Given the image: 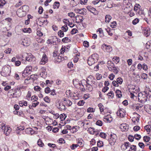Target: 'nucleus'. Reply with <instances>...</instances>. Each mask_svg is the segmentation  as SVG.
I'll return each mask as SVG.
<instances>
[{
	"instance_id": "6",
	"label": "nucleus",
	"mask_w": 151,
	"mask_h": 151,
	"mask_svg": "<svg viewBox=\"0 0 151 151\" xmlns=\"http://www.w3.org/2000/svg\"><path fill=\"white\" fill-rule=\"evenodd\" d=\"M120 128L122 131H126L129 129V126L126 124L123 123L120 125Z\"/></svg>"
},
{
	"instance_id": "47",
	"label": "nucleus",
	"mask_w": 151,
	"mask_h": 151,
	"mask_svg": "<svg viewBox=\"0 0 151 151\" xmlns=\"http://www.w3.org/2000/svg\"><path fill=\"white\" fill-rule=\"evenodd\" d=\"M107 96L109 99L112 98L113 97V95L111 92L107 94Z\"/></svg>"
},
{
	"instance_id": "46",
	"label": "nucleus",
	"mask_w": 151,
	"mask_h": 151,
	"mask_svg": "<svg viewBox=\"0 0 151 151\" xmlns=\"http://www.w3.org/2000/svg\"><path fill=\"white\" fill-rule=\"evenodd\" d=\"M32 76H31V78H29V79H26L24 81V83L26 84L30 82H31V81H32Z\"/></svg>"
},
{
	"instance_id": "60",
	"label": "nucleus",
	"mask_w": 151,
	"mask_h": 151,
	"mask_svg": "<svg viewBox=\"0 0 151 151\" xmlns=\"http://www.w3.org/2000/svg\"><path fill=\"white\" fill-rule=\"evenodd\" d=\"M113 85L116 87H118V84L117 81H114L112 82Z\"/></svg>"
},
{
	"instance_id": "4",
	"label": "nucleus",
	"mask_w": 151,
	"mask_h": 151,
	"mask_svg": "<svg viewBox=\"0 0 151 151\" xmlns=\"http://www.w3.org/2000/svg\"><path fill=\"white\" fill-rule=\"evenodd\" d=\"M130 144L128 142H125L121 146V148L122 150L128 151Z\"/></svg>"
},
{
	"instance_id": "30",
	"label": "nucleus",
	"mask_w": 151,
	"mask_h": 151,
	"mask_svg": "<svg viewBox=\"0 0 151 151\" xmlns=\"http://www.w3.org/2000/svg\"><path fill=\"white\" fill-rule=\"evenodd\" d=\"M87 8L89 11L92 13H93L95 11V8L90 6H88L87 7Z\"/></svg>"
},
{
	"instance_id": "1",
	"label": "nucleus",
	"mask_w": 151,
	"mask_h": 151,
	"mask_svg": "<svg viewBox=\"0 0 151 151\" xmlns=\"http://www.w3.org/2000/svg\"><path fill=\"white\" fill-rule=\"evenodd\" d=\"M28 7L24 5L18 9L17 12V15L19 17H22L26 15V12L28 11Z\"/></svg>"
},
{
	"instance_id": "19",
	"label": "nucleus",
	"mask_w": 151,
	"mask_h": 151,
	"mask_svg": "<svg viewBox=\"0 0 151 151\" xmlns=\"http://www.w3.org/2000/svg\"><path fill=\"white\" fill-rule=\"evenodd\" d=\"M79 81L77 79H75L73 80V83L75 86L76 88H78L79 86L78 85Z\"/></svg>"
},
{
	"instance_id": "20",
	"label": "nucleus",
	"mask_w": 151,
	"mask_h": 151,
	"mask_svg": "<svg viewBox=\"0 0 151 151\" xmlns=\"http://www.w3.org/2000/svg\"><path fill=\"white\" fill-rule=\"evenodd\" d=\"M104 48L105 49L106 52H110L112 50L111 47L109 45H105L104 46Z\"/></svg>"
},
{
	"instance_id": "18",
	"label": "nucleus",
	"mask_w": 151,
	"mask_h": 151,
	"mask_svg": "<svg viewBox=\"0 0 151 151\" xmlns=\"http://www.w3.org/2000/svg\"><path fill=\"white\" fill-rule=\"evenodd\" d=\"M144 32L146 37H147L150 35V30L149 29L146 28L144 30Z\"/></svg>"
},
{
	"instance_id": "38",
	"label": "nucleus",
	"mask_w": 151,
	"mask_h": 151,
	"mask_svg": "<svg viewBox=\"0 0 151 151\" xmlns=\"http://www.w3.org/2000/svg\"><path fill=\"white\" fill-rule=\"evenodd\" d=\"M98 106L99 108L100 111L101 112L103 111H104V110H103L104 106H103V104L101 103L99 104H98Z\"/></svg>"
},
{
	"instance_id": "35",
	"label": "nucleus",
	"mask_w": 151,
	"mask_h": 151,
	"mask_svg": "<svg viewBox=\"0 0 151 151\" xmlns=\"http://www.w3.org/2000/svg\"><path fill=\"white\" fill-rule=\"evenodd\" d=\"M23 31L24 32L30 33L31 31V29L29 28H25L23 29Z\"/></svg>"
},
{
	"instance_id": "14",
	"label": "nucleus",
	"mask_w": 151,
	"mask_h": 151,
	"mask_svg": "<svg viewBox=\"0 0 151 151\" xmlns=\"http://www.w3.org/2000/svg\"><path fill=\"white\" fill-rule=\"evenodd\" d=\"M136 146L134 145H130L128 151H136Z\"/></svg>"
},
{
	"instance_id": "54",
	"label": "nucleus",
	"mask_w": 151,
	"mask_h": 151,
	"mask_svg": "<svg viewBox=\"0 0 151 151\" xmlns=\"http://www.w3.org/2000/svg\"><path fill=\"white\" fill-rule=\"evenodd\" d=\"M141 78L143 79H145L147 78V75L145 73H143L141 75Z\"/></svg>"
},
{
	"instance_id": "51",
	"label": "nucleus",
	"mask_w": 151,
	"mask_h": 151,
	"mask_svg": "<svg viewBox=\"0 0 151 151\" xmlns=\"http://www.w3.org/2000/svg\"><path fill=\"white\" fill-rule=\"evenodd\" d=\"M139 22V19L137 18H136L133 21L132 23L133 24L135 25L137 23H138Z\"/></svg>"
},
{
	"instance_id": "25",
	"label": "nucleus",
	"mask_w": 151,
	"mask_h": 151,
	"mask_svg": "<svg viewBox=\"0 0 151 151\" xmlns=\"http://www.w3.org/2000/svg\"><path fill=\"white\" fill-rule=\"evenodd\" d=\"M6 124L4 122H0V129L3 130L4 128L6 127L5 126Z\"/></svg>"
},
{
	"instance_id": "29",
	"label": "nucleus",
	"mask_w": 151,
	"mask_h": 151,
	"mask_svg": "<svg viewBox=\"0 0 151 151\" xmlns=\"http://www.w3.org/2000/svg\"><path fill=\"white\" fill-rule=\"evenodd\" d=\"M116 96L119 97L120 98L122 96L121 92V91L119 90H117L116 91Z\"/></svg>"
},
{
	"instance_id": "64",
	"label": "nucleus",
	"mask_w": 151,
	"mask_h": 151,
	"mask_svg": "<svg viewBox=\"0 0 151 151\" xmlns=\"http://www.w3.org/2000/svg\"><path fill=\"white\" fill-rule=\"evenodd\" d=\"M138 145L139 147L142 148H143L145 146L144 144L142 142H139Z\"/></svg>"
},
{
	"instance_id": "21",
	"label": "nucleus",
	"mask_w": 151,
	"mask_h": 151,
	"mask_svg": "<svg viewBox=\"0 0 151 151\" xmlns=\"http://www.w3.org/2000/svg\"><path fill=\"white\" fill-rule=\"evenodd\" d=\"M145 95H143L142 93H139L138 94V99L140 101H143L144 100V98Z\"/></svg>"
},
{
	"instance_id": "48",
	"label": "nucleus",
	"mask_w": 151,
	"mask_h": 151,
	"mask_svg": "<svg viewBox=\"0 0 151 151\" xmlns=\"http://www.w3.org/2000/svg\"><path fill=\"white\" fill-rule=\"evenodd\" d=\"M37 97L35 96H33L32 97V100L33 101V102H35L37 101Z\"/></svg>"
},
{
	"instance_id": "50",
	"label": "nucleus",
	"mask_w": 151,
	"mask_h": 151,
	"mask_svg": "<svg viewBox=\"0 0 151 151\" xmlns=\"http://www.w3.org/2000/svg\"><path fill=\"white\" fill-rule=\"evenodd\" d=\"M34 102L32 103V106L34 107H36L39 104V102L38 101H35Z\"/></svg>"
},
{
	"instance_id": "58",
	"label": "nucleus",
	"mask_w": 151,
	"mask_h": 151,
	"mask_svg": "<svg viewBox=\"0 0 151 151\" xmlns=\"http://www.w3.org/2000/svg\"><path fill=\"white\" fill-rule=\"evenodd\" d=\"M115 77V75L113 74H111L109 76V78L111 80H113Z\"/></svg>"
},
{
	"instance_id": "8",
	"label": "nucleus",
	"mask_w": 151,
	"mask_h": 151,
	"mask_svg": "<svg viewBox=\"0 0 151 151\" xmlns=\"http://www.w3.org/2000/svg\"><path fill=\"white\" fill-rule=\"evenodd\" d=\"M11 131V129L10 127H6L5 128H4L3 130V132L6 136L10 134Z\"/></svg>"
},
{
	"instance_id": "36",
	"label": "nucleus",
	"mask_w": 151,
	"mask_h": 151,
	"mask_svg": "<svg viewBox=\"0 0 151 151\" xmlns=\"http://www.w3.org/2000/svg\"><path fill=\"white\" fill-rule=\"evenodd\" d=\"M143 140L145 142H147L150 140V138L148 136H145L143 138Z\"/></svg>"
},
{
	"instance_id": "10",
	"label": "nucleus",
	"mask_w": 151,
	"mask_h": 151,
	"mask_svg": "<svg viewBox=\"0 0 151 151\" xmlns=\"http://www.w3.org/2000/svg\"><path fill=\"white\" fill-rule=\"evenodd\" d=\"M104 119H105L108 122H110L112 120V118L109 114L105 115Z\"/></svg>"
},
{
	"instance_id": "9",
	"label": "nucleus",
	"mask_w": 151,
	"mask_h": 151,
	"mask_svg": "<svg viewBox=\"0 0 151 151\" xmlns=\"http://www.w3.org/2000/svg\"><path fill=\"white\" fill-rule=\"evenodd\" d=\"M144 129L146 132L151 136V126L147 125L144 127Z\"/></svg>"
},
{
	"instance_id": "17",
	"label": "nucleus",
	"mask_w": 151,
	"mask_h": 151,
	"mask_svg": "<svg viewBox=\"0 0 151 151\" xmlns=\"http://www.w3.org/2000/svg\"><path fill=\"white\" fill-rule=\"evenodd\" d=\"M76 21L77 23H79L83 21V18L81 16H77L76 17Z\"/></svg>"
},
{
	"instance_id": "59",
	"label": "nucleus",
	"mask_w": 151,
	"mask_h": 151,
	"mask_svg": "<svg viewBox=\"0 0 151 151\" xmlns=\"http://www.w3.org/2000/svg\"><path fill=\"white\" fill-rule=\"evenodd\" d=\"M78 145L77 144H73L72 145L70 146L72 150H74L75 149V148H76L78 147Z\"/></svg>"
},
{
	"instance_id": "56",
	"label": "nucleus",
	"mask_w": 151,
	"mask_h": 151,
	"mask_svg": "<svg viewBox=\"0 0 151 151\" xmlns=\"http://www.w3.org/2000/svg\"><path fill=\"white\" fill-rule=\"evenodd\" d=\"M68 15L69 17H73L75 16V14L73 12H71L69 13L68 14Z\"/></svg>"
},
{
	"instance_id": "40",
	"label": "nucleus",
	"mask_w": 151,
	"mask_h": 151,
	"mask_svg": "<svg viewBox=\"0 0 151 151\" xmlns=\"http://www.w3.org/2000/svg\"><path fill=\"white\" fill-rule=\"evenodd\" d=\"M97 32H99L100 34V36L101 37L102 36L103 34V31L102 29L99 28V29L97 31Z\"/></svg>"
},
{
	"instance_id": "39",
	"label": "nucleus",
	"mask_w": 151,
	"mask_h": 151,
	"mask_svg": "<svg viewBox=\"0 0 151 151\" xmlns=\"http://www.w3.org/2000/svg\"><path fill=\"white\" fill-rule=\"evenodd\" d=\"M78 146L82 147H83L84 145V142L82 140H79L78 141Z\"/></svg>"
},
{
	"instance_id": "32",
	"label": "nucleus",
	"mask_w": 151,
	"mask_h": 151,
	"mask_svg": "<svg viewBox=\"0 0 151 151\" xmlns=\"http://www.w3.org/2000/svg\"><path fill=\"white\" fill-rule=\"evenodd\" d=\"M86 82V81L84 79L82 80L81 81H79V86H81V85H82L83 87V86L85 84V83Z\"/></svg>"
},
{
	"instance_id": "28",
	"label": "nucleus",
	"mask_w": 151,
	"mask_h": 151,
	"mask_svg": "<svg viewBox=\"0 0 151 151\" xmlns=\"http://www.w3.org/2000/svg\"><path fill=\"white\" fill-rule=\"evenodd\" d=\"M133 107L134 108L135 107V109L137 110L140 111L142 110L141 108L142 107V105H139L138 106H136V105H134Z\"/></svg>"
},
{
	"instance_id": "7",
	"label": "nucleus",
	"mask_w": 151,
	"mask_h": 151,
	"mask_svg": "<svg viewBox=\"0 0 151 151\" xmlns=\"http://www.w3.org/2000/svg\"><path fill=\"white\" fill-rule=\"evenodd\" d=\"M124 111L123 109H120L117 112V115L121 117H123L124 116L125 114L124 112Z\"/></svg>"
},
{
	"instance_id": "26",
	"label": "nucleus",
	"mask_w": 151,
	"mask_h": 151,
	"mask_svg": "<svg viewBox=\"0 0 151 151\" xmlns=\"http://www.w3.org/2000/svg\"><path fill=\"white\" fill-rule=\"evenodd\" d=\"M109 85V83L108 81H106L105 83H104V86H104V92L107 91L109 88L108 87Z\"/></svg>"
},
{
	"instance_id": "44",
	"label": "nucleus",
	"mask_w": 151,
	"mask_h": 151,
	"mask_svg": "<svg viewBox=\"0 0 151 151\" xmlns=\"http://www.w3.org/2000/svg\"><path fill=\"white\" fill-rule=\"evenodd\" d=\"M141 137L140 135L136 134L134 136V138L137 140H139Z\"/></svg>"
},
{
	"instance_id": "57",
	"label": "nucleus",
	"mask_w": 151,
	"mask_h": 151,
	"mask_svg": "<svg viewBox=\"0 0 151 151\" xmlns=\"http://www.w3.org/2000/svg\"><path fill=\"white\" fill-rule=\"evenodd\" d=\"M150 42H147L146 45V46L147 49H150L151 50V48H150Z\"/></svg>"
},
{
	"instance_id": "43",
	"label": "nucleus",
	"mask_w": 151,
	"mask_h": 151,
	"mask_svg": "<svg viewBox=\"0 0 151 151\" xmlns=\"http://www.w3.org/2000/svg\"><path fill=\"white\" fill-rule=\"evenodd\" d=\"M116 22H113L111 23L110 26L111 27L114 28L116 27Z\"/></svg>"
},
{
	"instance_id": "61",
	"label": "nucleus",
	"mask_w": 151,
	"mask_h": 151,
	"mask_svg": "<svg viewBox=\"0 0 151 151\" xmlns=\"http://www.w3.org/2000/svg\"><path fill=\"white\" fill-rule=\"evenodd\" d=\"M96 77L97 80H100L102 76L100 74H96Z\"/></svg>"
},
{
	"instance_id": "41",
	"label": "nucleus",
	"mask_w": 151,
	"mask_h": 151,
	"mask_svg": "<svg viewBox=\"0 0 151 151\" xmlns=\"http://www.w3.org/2000/svg\"><path fill=\"white\" fill-rule=\"evenodd\" d=\"M134 138V137L133 136H132L131 135H129L128 137V139L131 142H132L133 141Z\"/></svg>"
},
{
	"instance_id": "37",
	"label": "nucleus",
	"mask_w": 151,
	"mask_h": 151,
	"mask_svg": "<svg viewBox=\"0 0 151 151\" xmlns=\"http://www.w3.org/2000/svg\"><path fill=\"white\" fill-rule=\"evenodd\" d=\"M97 145L99 147H101L103 145V142L101 141H99L97 142Z\"/></svg>"
},
{
	"instance_id": "16",
	"label": "nucleus",
	"mask_w": 151,
	"mask_h": 151,
	"mask_svg": "<svg viewBox=\"0 0 151 151\" xmlns=\"http://www.w3.org/2000/svg\"><path fill=\"white\" fill-rule=\"evenodd\" d=\"M32 70V67L30 66L27 67L24 70V72L25 73H27L28 74L30 73V72Z\"/></svg>"
},
{
	"instance_id": "62",
	"label": "nucleus",
	"mask_w": 151,
	"mask_h": 151,
	"mask_svg": "<svg viewBox=\"0 0 151 151\" xmlns=\"http://www.w3.org/2000/svg\"><path fill=\"white\" fill-rule=\"evenodd\" d=\"M34 90L36 91H40L41 90V88L39 86H37L35 87Z\"/></svg>"
},
{
	"instance_id": "34",
	"label": "nucleus",
	"mask_w": 151,
	"mask_h": 151,
	"mask_svg": "<svg viewBox=\"0 0 151 151\" xmlns=\"http://www.w3.org/2000/svg\"><path fill=\"white\" fill-rule=\"evenodd\" d=\"M112 60L116 62L117 63H119L120 61L119 58L117 56H114L112 59Z\"/></svg>"
},
{
	"instance_id": "12",
	"label": "nucleus",
	"mask_w": 151,
	"mask_h": 151,
	"mask_svg": "<svg viewBox=\"0 0 151 151\" xmlns=\"http://www.w3.org/2000/svg\"><path fill=\"white\" fill-rule=\"evenodd\" d=\"M24 45L26 46L29 45L30 43V40L29 38H27L23 41Z\"/></svg>"
},
{
	"instance_id": "22",
	"label": "nucleus",
	"mask_w": 151,
	"mask_h": 151,
	"mask_svg": "<svg viewBox=\"0 0 151 151\" xmlns=\"http://www.w3.org/2000/svg\"><path fill=\"white\" fill-rule=\"evenodd\" d=\"M19 104L20 106L22 107L23 106H26L27 105V102L24 101H21L19 102Z\"/></svg>"
},
{
	"instance_id": "11",
	"label": "nucleus",
	"mask_w": 151,
	"mask_h": 151,
	"mask_svg": "<svg viewBox=\"0 0 151 151\" xmlns=\"http://www.w3.org/2000/svg\"><path fill=\"white\" fill-rule=\"evenodd\" d=\"M93 78L92 76L90 75L88 76L87 78V81L86 82L87 84H92L93 83Z\"/></svg>"
},
{
	"instance_id": "45",
	"label": "nucleus",
	"mask_w": 151,
	"mask_h": 151,
	"mask_svg": "<svg viewBox=\"0 0 151 151\" xmlns=\"http://www.w3.org/2000/svg\"><path fill=\"white\" fill-rule=\"evenodd\" d=\"M79 55L78 54L76 55L74 59V61L76 63L78 62L79 59Z\"/></svg>"
},
{
	"instance_id": "13",
	"label": "nucleus",
	"mask_w": 151,
	"mask_h": 151,
	"mask_svg": "<svg viewBox=\"0 0 151 151\" xmlns=\"http://www.w3.org/2000/svg\"><path fill=\"white\" fill-rule=\"evenodd\" d=\"M107 66L109 70L112 69V68H114V64L111 61H108L107 62Z\"/></svg>"
},
{
	"instance_id": "63",
	"label": "nucleus",
	"mask_w": 151,
	"mask_h": 151,
	"mask_svg": "<svg viewBox=\"0 0 151 151\" xmlns=\"http://www.w3.org/2000/svg\"><path fill=\"white\" fill-rule=\"evenodd\" d=\"M62 29L64 32H66L68 30V27L67 26H64L62 27Z\"/></svg>"
},
{
	"instance_id": "15",
	"label": "nucleus",
	"mask_w": 151,
	"mask_h": 151,
	"mask_svg": "<svg viewBox=\"0 0 151 151\" xmlns=\"http://www.w3.org/2000/svg\"><path fill=\"white\" fill-rule=\"evenodd\" d=\"M140 6L139 4H136L135 5L134 9L138 13L139 10H140Z\"/></svg>"
},
{
	"instance_id": "24",
	"label": "nucleus",
	"mask_w": 151,
	"mask_h": 151,
	"mask_svg": "<svg viewBox=\"0 0 151 151\" xmlns=\"http://www.w3.org/2000/svg\"><path fill=\"white\" fill-rule=\"evenodd\" d=\"M111 19V17L109 15H107L105 17V22H109Z\"/></svg>"
},
{
	"instance_id": "31",
	"label": "nucleus",
	"mask_w": 151,
	"mask_h": 151,
	"mask_svg": "<svg viewBox=\"0 0 151 151\" xmlns=\"http://www.w3.org/2000/svg\"><path fill=\"white\" fill-rule=\"evenodd\" d=\"M92 84H87L86 86V89L89 91H91L92 90L93 88L91 85Z\"/></svg>"
},
{
	"instance_id": "27",
	"label": "nucleus",
	"mask_w": 151,
	"mask_h": 151,
	"mask_svg": "<svg viewBox=\"0 0 151 151\" xmlns=\"http://www.w3.org/2000/svg\"><path fill=\"white\" fill-rule=\"evenodd\" d=\"M37 144L38 146L41 147H43L44 146V144L40 139H39L38 140L37 142Z\"/></svg>"
},
{
	"instance_id": "3",
	"label": "nucleus",
	"mask_w": 151,
	"mask_h": 151,
	"mask_svg": "<svg viewBox=\"0 0 151 151\" xmlns=\"http://www.w3.org/2000/svg\"><path fill=\"white\" fill-rule=\"evenodd\" d=\"M110 138L109 140L110 144L111 145H113L115 142L117 138V137L116 135L113 134L110 135Z\"/></svg>"
},
{
	"instance_id": "42",
	"label": "nucleus",
	"mask_w": 151,
	"mask_h": 151,
	"mask_svg": "<svg viewBox=\"0 0 151 151\" xmlns=\"http://www.w3.org/2000/svg\"><path fill=\"white\" fill-rule=\"evenodd\" d=\"M116 81L118 83L120 84H121L122 83L123 80L121 78H119L117 79Z\"/></svg>"
},
{
	"instance_id": "5",
	"label": "nucleus",
	"mask_w": 151,
	"mask_h": 151,
	"mask_svg": "<svg viewBox=\"0 0 151 151\" xmlns=\"http://www.w3.org/2000/svg\"><path fill=\"white\" fill-rule=\"evenodd\" d=\"M48 61V58L45 54L43 55L40 64L41 65H44Z\"/></svg>"
},
{
	"instance_id": "53",
	"label": "nucleus",
	"mask_w": 151,
	"mask_h": 151,
	"mask_svg": "<svg viewBox=\"0 0 151 151\" xmlns=\"http://www.w3.org/2000/svg\"><path fill=\"white\" fill-rule=\"evenodd\" d=\"M142 68L144 70H147L148 69L147 66L145 63L142 65Z\"/></svg>"
},
{
	"instance_id": "23",
	"label": "nucleus",
	"mask_w": 151,
	"mask_h": 151,
	"mask_svg": "<svg viewBox=\"0 0 151 151\" xmlns=\"http://www.w3.org/2000/svg\"><path fill=\"white\" fill-rule=\"evenodd\" d=\"M137 116L136 118L134 117L132 118V120L133 122L135 123H137L138 122L139 120V115L138 114H136Z\"/></svg>"
},
{
	"instance_id": "52",
	"label": "nucleus",
	"mask_w": 151,
	"mask_h": 151,
	"mask_svg": "<svg viewBox=\"0 0 151 151\" xmlns=\"http://www.w3.org/2000/svg\"><path fill=\"white\" fill-rule=\"evenodd\" d=\"M47 145L49 147H52L53 148H55L56 147V145L53 144L49 143Z\"/></svg>"
},
{
	"instance_id": "55",
	"label": "nucleus",
	"mask_w": 151,
	"mask_h": 151,
	"mask_svg": "<svg viewBox=\"0 0 151 151\" xmlns=\"http://www.w3.org/2000/svg\"><path fill=\"white\" fill-rule=\"evenodd\" d=\"M44 100L47 102H49L50 101V99L49 97L46 96L44 98Z\"/></svg>"
},
{
	"instance_id": "33",
	"label": "nucleus",
	"mask_w": 151,
	"mask_h": 151,
	"mask_svg": "<svg viewBox=\"0 0 151 151\" xmlns=\"http://www.w3.org/2000/svg\"><path fill=\"white\" fill-rule=\"evenodd\" d=\"M59 3L58 2H55L53 5V8L54 9H57L59 6Z\"/></svg>"
},
{
	"instance_id": "2",
	"label": "nucleus",
	"mask_w": 151,
	"mask_h": 151,
	"mask_svg": "<svg viewBox=\"0 0 151 151\" xmlns=\"http://www.w3.org/2000/svg\"><path fill=\"white\" fill-rule=\"evenodd\" d=\"M98 56L97 54H94L89 57L88 59V63L89 65L91 66L95 62L97 61Z\"/></svg>"
},
{
	"instance_id": "49",
	"label": "nucleus",
	"mask_w": 151,
	"mask_h": 151,
	"mask_svg": "<svg viewBox=\"0 0 151 151\" xmlns=\"http://www.w3.org/2000/svg\"><path fill=\"white\" fill-rule=\"evenodd\" d=\"M58 35L60 37H63L64 34L63 31L60 30L58 32Z\"/></svg>"
}]
</instances>
